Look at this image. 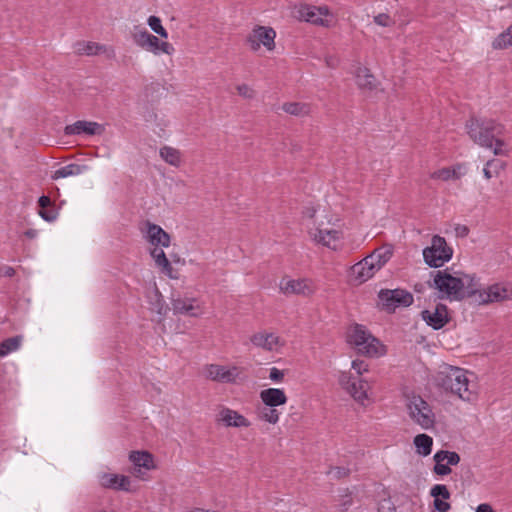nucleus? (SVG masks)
Segmentation results:
<instances>
[{"instance_id":"obj_1","label":"nucleus","mask_w":512,"mask_h":512,"mask_svg":"<svg viewBox=\"0 0 512 512\" xmlns=\"http://www.w3.org/2000/svg\"><path fill=\"white\" fill-rule=\"evenodd\" d=\"M456 276L449 273V269L438 270L433 273L431 288L437 289L440 298L463 300L474 296L479 291V284L474 276L456 272Z\"/></svg>"},{"instance_id":"obj_2","label":"nucleus","mask_w":512,"mask_h":512,"mask_svg":"<svg viewBox=\"0 0 512 512\" xmlns=\"http://www.w3.org/2000/svg\"><path fill=\"white\" fill-rule=\"evenodd\" d=\"M470 138L478 145L493 150L495 155H507L506 143L501 138L504 126L492 119L471 117L466 123Z\"/></svg>"},{"instance_id":"obj_3","label":"nucleus","mask_w":512,"mask_h":512,"mask_svg":"<svg viewBox=\"0 0 512 512\" xmlns=\"http://www.w3.org/2000/svg\"><path fill=\"white\" fill-rule=\"evenodd\" d=\"M467 374L468 371L465 369L443 364L436 373L434 380L436 386L444 391L457 395L462 400L472 401L475 394L470 388Z\"/></svg>"},{"instance_id":"obj_4","label":"nucleus","mask_w":512,"mask_h":512,"mask_svg":"<svg viewBox=\"0 0 512 512\" xmlns=\"http://www.w3.org/2000/svg\"><path fill=\"white\" fill-rule=\"evenodd\" d=\"M349 344L355 346L358 353L374 357L379 355V340L374 337L365 326L355 324L347 336Z\"/></svg>"},{"instance_id":"obj_5","label":"nucleus","mask_w":512,"mask_h":512,"mask_svg":"<svg viewBox=\"0 0 512 512\" xmlns=\"http://www.w3.org/2000/svg\"><path fill=\"white\" fill-rule=\"evenodd\" d=\"M407 409L410 418L423 429L428 430L434 427L435 414L429 403L421 396L413 395L409 398Z\"/></svg>"},{"instance_id":"obj_6","label":"nucleus","mask_w":512,"mask_h":512,"mask_svg":"<svg viewBox=\"0 0 512 512\" xmlns=\"http://www.w3.org/2000/svg\"><path fill=\"white\" fill-rule=\"evenodd\" d=\"M380 309L391 314L399 307H409L413 304L412 293L405 289H381L378 292Z\"/></svg>"},{"instance_id":"obj_7","label":"nucleus","mask_w":512,"mask_h":512,"mask_svg":"<svg viewBox=\"0 0 512 512\" xmlns=\"http://www.w3.org/2000/svg\"><path fill=\"white\" fill-rule=\"evenodd\" d=\"M453 255V250L447 245L444 237L435 235L432 237L431 246L423 249L425 263L433 268H439L448 262Z\"/></svg>"},{"instance_id":"obj_8","label":"nucleus","mask_w":512,"mask_h":512,"mask_svg":"<svg viewBox=\"0 0 512 512\" xmlns=\"http://www.w3.org/2000/svg\"><path fill=\"white\" fill-rule=\"evenodd\" d=\"M276 32L271 27L256 26L247 37L252 51H258L261 44L271 51L275 48Z\"/></svg>"},{"instance_id":"obj_9","label":"nucleus","mask_w":512,"mask_h":512,"mask_svg":"<svg viewBox=\"0 0 512 512\" xmlns=\"http://www.w3.org/2000/svg\"><path fill=\"white\" fill-rule=\"evenodd\" d=\"M421 317L427 325L435 330L443 328L450 320L447 306L441 303L437 304L434 311L423 310Z\"/></svg>"},{"instance_id":"obj_10","label":"nucleus","mask_w":512,"mask_h":512,"mask_svg":"<svg viewBox=\"0 0 512 512\" xmlns=\"http://www.w3.org/2000/svg\"><path fill=\"white\" fill-rule=\"evenodd\" d=\"M207 377L213 381L221 383H235L238 376V368L232 367L227 369L224 366L217 364H210L206 368Z\"/></svg>"},{"instance_id":"obj_11","label":"nucleus","mask_w":512,"mask_h":512,"mask_svg":"<svg viewBox=\"0 0 512 512\" xmlns=\"http://www.w3.org/2000/svg\"><path fill=\"white\" fill-rule=\"evenodd\" d=\"M104 131L101 124L92 121L79 120L64 129L65 135H100Z\"/></svg>"},{"instance_id":"obj_12","label":"nucleus","mask_w":512,"mask_h":512,"mask_svg":"<svg viewBox=\"0 0 512 512\" xmlns=\"http://www.w3.org/2000/svg\"><path fill=\"white\" fill-rule=\"evenodd\" d=\"M171 305L174 314L189 315L197 317L195 313L196 307L194 306L195 298H183L179 292H172L171 294Z\"/></svg>"},{"instance_id":"obj_13","label":"nucleus","mask_w":512,"mask_h":512,"mask_svg":"<svg viewBox=\"0 0 512 512\" xmlns=\"http://www.w3.org/2000/svg\"><path fill=\"white\" fill-rule=\"evenodd\" d=\"M430 496L434 498L433 507L438 512H447L451 509L448 500L451 496L450 491L444 484H436L430 490Z\"/></svg>"},{"instance_id":"obj_14","label":"nucleus","mask_w":512,"mask_h":512,"mask_svg":"<svg viewBox=\"0 0 512 512\" xmlns=\"http://www.w3.org/2000/svg\"><path fill=\"white\" fill-rule=\"evenodd\" d=\"M129 460L134 465V474L139 476L141 469L151 470L155 468L154 457L148 451H131Z\"/></svg>"},{"instance_id":"obj_15","label":"nucleus","mask_w":512,"mask_h":512,"mask_svg":"<svg viewBox=\"0 0 512 512\" xmlns=\"http://www.w3.org/2000/svg\"><path fill=\"white\" fill-rule=\"evenodd\" d=\"M280 290L286 295L297 294V295H309L312 293V289L307 284L306 279L297 280H285L280 282Z\"/></svg>"},{"instance_id":"obj_16","label":"nucleus","mask_w":512,"mask_h":512,"mask_svg":"<svg viewBox=\"0 0 512 512\" xmlns=\"http://www.w3.org/2000/svg\"><path fill=\"white\" fill-rule=\"evenodd\" d=\"M376 272L373 264L365 257L350 267V276L354 277L359 283H363L370 279Z\"/></svg>"},{"instance_id":"obj_17","label":"nucleus","mask_w":512,"mask_h":512,"mask_svg":"<svg viewBox=\"0 0 512 512\" xmlns=\"http://www.w3.org/2000/svg\"><path fill=\"white\" fill-rule=\"evenodd\" d=\"M101 485L114 490L130 491V479L124 475L104 473L101 476Z\"/></svg>"},{"instance_id":"obj_18","label":"nucleus","mask_w":512,"mask_h":512,"mask_svg":"<svg viewBox=\"0 0 512 512\" xmlns=\"http://www.w3.org/2000/svg\"><path fill=\"white\" fill-rule=\"evenodd\" d=\"M260 399L264 405L277 407L286 404L287 396L282 389L268 388L260 392Z\"/></svg>"},{"instance_id":"obj_19","label":"nucleus","mask_w":512,"mask_h":512,"mask_svg":"<svg viewBox=\"0 0 512 512\" xmlns=\"http://www.w3.org/2000/svg\"><path fill=\"white\" fill-rule=\"evenodd\" d=\"M147 237L154 246L168 247L170 245V235L159 225L147 222Z\"/></svg>"},{"instance_id":"obj_20","label":"nucleus","mask_w":512,"mask_h":512,"mask_svg":"<svg viewBox=\"0 0 512 512\" xmlns=\"http://www.w3.org/2000/svg\"><path fill=\"white\" fill-rule=\"evenodd\" d=\"M298 18L300 20L323 26L328 27L329 23L327 20L323 19L322 17L318 16L317 13V7L311 6V5H301L298 9Z\"/></svg>"},{"instance_id":"obj_21","label":"nucleus","mask_w":512,"mask_h":512,"mask_svg":"<svg viewBox=\"0 0 512 512\" xmlns=\"http://www.w3.org/2000/svg\"><path fill=\"white\" fill-rule=\"evenodd\" d=\"M221 421L228 427H248L250 422L237 411L223 408L220 412Z\"/></svg>"},{"instance_id":"obj_22","label":"nucleus","mask_w":512,"mask_h":512,"mask_svg":"<svg viewBox=\"0 0 512 512\" xmlns=\"http://www.w3.org/2000/svg\"><path fill=\"white\" fill-rule=\"evenodd\" d=\"M250 341L253 345L267 351H272L278 344L279 337L273 333L259 332L251 336Z\"/></svg>"},{"instance_id":"obj_23","label":"nucleus","mask_w":512,"mask_h":512,"mask_svg":"<svg viewBox=\"0 0 512 512\" xmlns=\"http://www.w3.org/2000/svg\"><path fill=\"white\" fill-rule=\"evenodd\" d=\"M356 83L360 89L369 91L376 89L378 85L375 76L370 73L368 68L365 67H360L357 69Z\"/></svg>"},{"instance_id":"obj_24","label":"nucleus","mask_w":512,"mask_h":512,"mask_svg":"<svg viewBox=\"0 0 512 512\" xmlns=\"http://www.w3.org/2000/svg\"><path fill=\"white\" fill-rule=\"evenodd\" d=\"M393 255L391 246H384L374 250L367 259L373 264L376 271H378L384 264H386Z\"/></svg>"},{"instance_id":"obj_25","label":"nucleus","mask_w":512,"mask_h":512,"mask_svg":"<svg viewBox=\"0 0 512 512\" xmlns=\"http://www.w3.org/2000/svg\"><path fill=\"white\" fill-rule=\"evenodd\" d=\"M150 254L157 266L161 267L162 271L172 278L173 268L164 251L161 248L155 247L150 251Z\"/></svg>"},{"instance_id":"obj_26","label":"nucleus","mask_w":512,"mask_h":512,"mask_svg":"<svg viewBox=\"0 0 512 512\" xmlns=\"http://www.w3.org/2000/svg\"><path fill=\"white\" fill-rule=\"evenodd\" d=\"M340 232L335 229H317L315 240L324 246L331 247L332 242L339 240Z\"/></svg>"},{"instance_id":"obj_27","label":"nucleus","mask_w":512,"mask_h":512,"mask_svg":"<svg viewBox=\"0 0 512 512\" xmlns=\"http://www.w3.org/2000/svg\"><path fill=\"white\" fill-rule=\"evenodd\" d=\"M417 452L422 456H428L432 451L433 439L427 434H418L414 438Z\"/></svg>"},{"instance_id":"obj_28","label":"nucleus","mask_w":512,"mask_h":512,"mask_svg":"<svg viewBox=\"0 0 512 512\" xmlns=\"http://www.w3.org/2000/svg\"><path fill=\"white\" fill-rule=\"evenodd\" d=\"M86 168L87 167L85 165H79V164H75V163L68 164V165L63 166V167L59 168L58 170H56L54 172L52 178L58 179V178H65L68 176L79 175L84 170H86Z\"/></svg>"},{"instance_id":"obj_29","label":"nucleus","mask_w":512,"mask_h":512,"mask_svg":"<svg viewBox=\"0 0 512 512\" xmlns=\"http://www.w3.org/2000/svg\"><path fill=\"white\" fill-rule=\"evenodd\" d=\"M509 290L499 284L492 285L488 288L487 299L484 302L503 301L509 298Z\"/></svg>"},{"instance_id":"obj_30","label":"nucleus","mask_w":512,"mask_h":512,"mask_svg":"<svg viewBox=\"0 0 512 512\" xmlns=\"http://www.w3.org/2000/svg\"><path fill=\"white\" fill-rule=\"evenodd\" d=\"M22 340L23 337L21 335H16L0 342V357H4L9 353L18 350L21 346Z\"/></svg>"},{"instance_id":"obj_31","label":"nucleus","mask_w":512,"mask_h":512,"mask_svg":"<svg viewBox=\"0 0 512 512\" xmlns=\"http://www.w3.org/2000/svg\"><path fill=\"white\" fill-rule=\"evenodd\" d=\"M282 109L286 113L295 115V116H304L310 112L309 105H307L305 103H299V102L284 103L282 106Z\"/></svg>"},{"instance_id":"obj_32","label":"nucleus","mask_w":512,"mask_h":512,"mask_svg":"<svg viewBox=\"0 0 512 512\" xmlns=\"http://www.w3.org/2000/svg\"><path fill=\"white\" fill-rule=\"evenodd\" d=\"M510 46H512V24L492 42L494 49H506Z\"/></svg>"},{"instance_id":"obj_33","label":"nucleus","mask_w":512,"mask_h":512,"mask_svg":"<svg viewBox=\"0 0 512 512\" xmlns=\"http://www.w3.org/2000/svg\"><path fill=\"white\" fill-rule=\"evenodd\" d=\"M160 156L165 162L176 167L179 166L181 161L179 150L168 146H164L160 149Z\"/></svg>"},{"instance_id":"obj_34","label":"nucleus","mask_w":512,"mask_h":512,"mask_svg":"<svg viewBox=\"0 0 512 512\" xmlns=\"http://www.w3.org/2000/svg\"><path fill=\"white\" fill-rule=\"evenodd\" d=\"M279 414L276 407L264 405V407L258 408L259 418L271 424H276L279 421Z\"/></svg>"},{"instance_id":"obj_35","label":"nucleus","mask_w":512,"mask_h":512,"mask_svg":"<svg viewBox=\"0 0 512 512\" xmlns=\"http://www.w3.org/2000/svg\"><path fill=\"white\" fill-rule=\"evenodd\" d=\"M154 297V301L151 302L152 311L156 312L160 316H166L169 308L166 305L163 296L161 295L160 291L157 288L154 292Z\"/></svg>"},{"instance_id":"obj_36","label":"nucleus","mask_w":512,"mask_h":512,"mask_svg":"<svg viewBox=\"0 0 512 512\" xmlns=\"http://www.w3.org/2000/svg\"><path fill=\"white\" fill-rule=\"evenodd\" d=\"M354 387L348 388L347 392L357 401H363L367 398L365 383L361 380L352 383Z\"/></svg>"},{"instance_id":"obj_37","label":"nucleus","mask_w":512,"mask_h":512,"mask_svg":"<svg viewBox=\"0 0 512 512\" xmlns=\"http://www.w3.org/2000/svg\"><path fill=\"white\" fill-rule=\"evenodd\" d=\"M148 25L155 33H157L161 37H163V38L168 37V33H167L166 29L162 26L161 20L159 17L150 16L148 18Z\"/></svg>"},{"instance_id":"obj_38","label":"nucleus","mask_w":512,"mask_h":512,"mask_svg":"<svg viewBox=\"0 0 512 512\" xmlns=\"http://www.w3.org/2000/svg\"><path fill=\"white\" fill-rule=\"evenodd\" d=\"M102 50H104V46H101L94 42H88L83 45V48H79V53L90 56L97 55Z\"/></svg>"},{"instance_id":"obj_39","label":"nucleus","mask_w":512,"mask_h":512,"mask_svg":"<svg viewBox=\"0 0 512 512\" xmlns=\"http://www.w3.org/2000/svg\"><path fill=\"white\" fill-rule=\"evenodd\" d=\"M39 215L47 222H53L58 216V212L54 207L44 208L39 210Z\"/></svg>"},{"instance_id":"obj_40","label":"nucleus","mask_w":512,"mask_h":512,"mask_svg":"<svg viewBox=\"0 0 512 512\" xmlns=\"http://www.w3.org/2000/svg\"><path fill=\"white\" fill-rule=\"evenodd\" d=\"M150 37H151V34L147 30L140 31L133 35V39H134L135 43L142 48H145V46L147 45V42L149 41L147 38H150Z\"/></svg>"},{"instance_id":"obj_41","label":"nucleus","mask_w":512,"mask_h":512,"mask_svg":"<svg viewBox=\"0 0 512 512\" xmlns=\"http://www.w3.org/2000/svg\"><path fill=\"white\" fill-rule=\"evenodd\" d=\"M354 381L355 380L353 379L352 375L349 372H341L339 376V384L343 389L347 391L348 388L354 387L352 385Z\"/></svg>"},{"instance_id":"obj_42","label":"nucleus","mask_w":512,"mask_h":512,"mask_svg":"<svg viewBox=\"0 0 512 512\" xmlns=\"http://www.w3.org/2000/svg\"><path fill=\"white\" fill-rule=\"evenodd\" d=\"M487 166H489L490 169H492V172L494 173L495 176H498L499 173L505 169V162L499 159H491L487 161Z\"/></svg>"},{"instance_id":"obj_43","label":"nucleus","mask_w":512,"mask_h":512,"mask_svg":"<svg viewBox=\"0 0 512 512\" xmlns=\"http://www.w3.org/2000/svg\"><path fill=\"white\" fill-rule=\"evenodd\" d=\"M237 92L240 96L246 99H252L255 96L254 90L247 84H241L236 87Z\"/></svg>"},{"instance_id":"obj_44","label":"nucleus","mask_w":512,"mask_h":512,"mask_svg":"<svg viewBox=\"0 0 512 512\" xmlns=\"http://www.w3.org/2000/svg\"><path fill=\"white\" fill-rule=\"evenodd\" d=\"M431 178L433 179H442L447 181L452 179V174H450V168H442L431 174Z\"/></svg>"},{"instance_id":"obj_45","label":"nucleus","mask_w":512,"mask_h":512,"mask_svg":"<svg viewBox=\"0 0 512 512\" xmlns=\"http://www.w3.org/2000/svg\"><path fill=\"white\" fill-rule=\"evenodd\" d=\"M433 472L439 476H446V475H449L452 472V470L447 463L446 464L439 463V464L434 465Z\"/></svg>"},{"instance_id":"obj_46","label":"nucleus","mask_w":512,"mask_h":512,"mask_svg":"<svg viewBox=\"0 0 512 512\" xmlns=\"http://www.w3.org/2000/svg\"><path fill=\"white\" fill-rule=\"evenodd\" d=\"M374 22L380 26L387 27L391 24V19L388 14L380 13L374 17Z\"/></svg>"},{"instance_id":"obj_47","label":"nucleus","mask_w":512,"mask_h":512,"mask_svg":"<svg viewBox=\"0 0 512 512\" xmlns=\"http://www.w3.org/2000/svg\"><path fill=\"white\" fill-rule=\"evenodd\" d=\"M352 368L357 372V374L361 375L363 372L368 371V364L363 360H354L352 362Z\"/></svg>"},{"instance_id":"obj_48","label":"nucleus","mask_w":512,"mask_h":512,"mask_svg":"<svg viewBox=\"0 0 512 512\" xmlns=\"http://www.w3.org/2000/svg\"><path fill=\"white\" fill-rule=\"evenodd\" d=\"M149 41L147 42V45L145 46L144 49L148 50V51H151L153 52L154 54H157V49H158V43H159V39L152 35L151 34V37L150 38H147Z\"/></svg>"},{"instance_id":"obj_49","label":"nucleus","mask_w":512,"mask_h":512,"mask_svg":"<svg viewBox=\"0 0 512 512\" xmlns=\"http://www.w3.org/2000/svg\"><path fill=\"white\" fill-rule=\"evenodd\" d=\"M269 378L274 382H281L284 379V372L276 367L270 369Z\"/></svg>"},{"instance_id":"obj_50","label":"nucleus","mask_w":512,"mask_h":512,"mask_svg":"<svg viewBox=\"0 0 512 512\" xmlns=\"http://www.w3.org/2000/svg\"><path fill=\"white\" fill-rule=\"evenodd\" d=\"M461 458H460V455L455 452V451H448L447 452V458H446V461H447V464L450 466H455L457 465L459 462H460Z\"/></svg>"},{"instance_id":"obj_51","label":"nucleus","mask_w":512,"mask_h":512,"mask_svg":"<svg viewBox=\"0 0 512 512\" xmlns=\"http://www.w3.org/2000/svg\"><path fill=\"white\" fill-rule=\"evenodd\" d=\"M173 51H174V48H173V46L170 43L159 41L158 49H157V54L162 52V53L171 55L173 53Z\"/></svg>"},{"instance_id":"obj_52","label":"nucleus","mask_w":512,"mask_h":512,"mask_svg":"<svg viewBox=\"0 0 512 512\" xmlns=\"http://www.w3.org/2000/svg\"><path fill=\"white\" fill-rule=\"evenodd\" d=\"M38 205H39L40 209L54 207L50 197L45 196V195H42L38 199Z\"/></svg>"},{"instance_id":"obj_53","label":"nucleus","mask_w":512,"mask_h":512,"mask_svg":"<svg viewBox=\"0 0 512 512\" xmlns=\"http://www.w3.org/2000/svg\"><path fill=\"white\" fill-rule=\"evenodd\" d=\"M447 452H448V450L437 451L433 456V460H434L435 464L443 463L447 458Z\"/></svg>"},{"instance_id":"obj_54","label":"nucleus","mask_w":512,"mask_h":512,"mask_svg":"<svg viewBox=\"0 0 512 512\" xmlns=\"http://www.w3.org/2000/svg\"><path fill=\"white\" fill-rule=\"evenodd\" d=\"M332 470L334 471L335 477L337 479L344 478V477L348 476L350 473V470L345 467H334Z\"/></svg>"},{"instance_id":"obj_55","label":"nucleus","mask_w":512,"mask_h":512,"mask_svg":"<svg viewBox=\"0 0 512 512\" xmlns=\"http://www.w3.org/2000/svg\"><path fill=\"white\" fill-rule=\"evenodd\" d=\"M476 512H495L490 504L483 503L476 508Z\"/></svg>"},{"instance_id":"obj_56","label":"nucleus","mask_w":512,"mask_h":512,"mask_svg":"<svg viewBox=\"0 0 512 512\" xmlns=\"http://www.w3.org/2000/svg\"><path fill=\"white\" fill-rule=\"evenodd\" d=\"M1 271L3 275L6 277H12L15 275V269L10 266H4L3 268H1Z\"/></svg>"},{"instance_id":"obj_57","label":"nucleus","mask_w":512,"mask_h":512,"mask_svg":"<svg viewBox=\"0 0 512 512\" xmlns=\"http://www.w3.org/2000/svg\"><path fill=\"white\" fill-rule=\"evenodd\" d=\"M317 13H318V16H328L330 15V10H329V7L328 6H320V7H317Z\"/></svg>"},{"instance_id":"obj_58","label":"nucleus","mask_w":512,"mask_h":512,"mask_svg":"<svg viewBox=\"0 0 512 512\" xmlns=\"http://www.w3.org/2000/svg\"><path fill=\"white\" fill-rule=\"evenodd\" d=\"M456 231L457 233L460 235V236H467L468 233H469V229L468 227L464 226V225H459L457 228H456Z\"/></svg>"},{"instance_id":"obj_59","label":"nucleus","mask_w":512,"mask_h":512,"mask_svg":"<svg viewBox=\"0 0 512 512\" xmlns=\"http://www.w3.org/2000/svg\"><path fill=\"white\" fill-rule=\"evenodd\" d=\"M483 174L486 179H491L493 176H495L494 173L492 172V169H490V167L487 166V164L483 169Z\"/></svg>"},{"instance_id":"obj_60","label":"nucleus","mask_w":512,"mask_h":512,"mask_svg":"<svg viewBox=\"0 0 512 512\" xmlns=\"http://www.w3.org/2000/svg\"><path fill=\"white\" fill-rule=\"evenodd\" d=\"M24 235L29 239H33L37 236V231L35 229H28L24 232Z\"/></svg>"},{"instance_id":"obj_61","label":"nucleus","mask_w":512,"mask_h":512,"mask_svg":"<svg viewBox=\"0 0 512 512\" xmlns=\"http://www.w3.org/2000/svg\"><path fill=\"white\" fill-rule=\"evenodd\" d=\"M326 63L329 67H336L338 60L336 58H327Z\"/></svg>"},{"instance_id":"obj_62","label":"nucleus","mask_w":512,"mask_h":512,"mask_svg":"<svg viewBox=\"0 0 512 512\" xmlns=\"http://www.w3.org/2000/svg\"><path fill=\"white\" fill-rule=\"evenodd\" d=\"M450 174H452V179H459L460 175L454 169H450Z\"/></svg>"},{"instance_id":"obj_63","label":"nucleus","mask_w":512,"mask_h":512,"mask_svg":"<svg viewBox=\"0 0 512 512\" xmlns=\"http://www.w3.org/2000/svg\"><path fill=\"white\" fill-rule=\"evenodd\" d=\"M191 512H206V510L202 508H195Z\"/></svg>"},{"instance_id":"obj_64","label":"nucleus","mask_w":512,"mask_h":512,"mask_svg":"<svg viewBox=\"0 0 512 512\" xmlns=\"http://www.w3.org/2000/svg\"><path fill=\"white\" fill-rule=\"evenodd\" d=\"M92 512H107L105 510H95V511H92Z\"/></svg>"}]
</instances>
